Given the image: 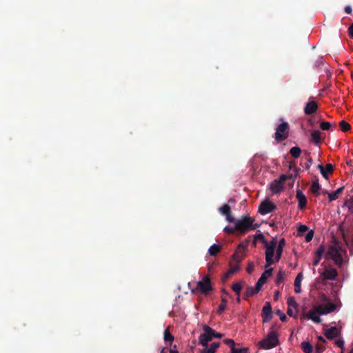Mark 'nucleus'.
<instances>
[{
	"mask_svg": "<svg viewBox=\"0 0 353 353\" xmlns=\"http://www.w3.org/2000/svg\"><path fill=\"white\" fill-rule=\"evenodd\" d=\"M203 332H208V334H210L211 339H212L213 338L221 339L223 336V334L216 332L215 330H214L210 326L206 325L203 326Z\"/></svg>",
	"mask_w": 353,
	"mask_h": 353,
	"instance_id": "obj_18",
	"label": "nucleus"
},
{
	"mask_svg": "<svg viewBox=\"0 0 353 353\" xmlns=\"http://www.w3.org/2000/svg\"><path fill=\"white\" fill-rule=\"evenodd\" d=\"M227 299L224 297L221 299V303L219 305L217 312L221 314L226 308Z\"/></svg>",
	"mask_w": 353,
	"mask_h": 353,
	"instance_id": "obj_35",
	"label": "nucleus"
},
{
	"mask_svg": "<svg viewBox=\"0 0 353 353\" xmlns=\"http://www.w3.org/2000/svg\"><path fill=\"white\" fill-rule=\"evenodd\" d=\"M289 168L290 169L294 170L295 171L294 177L296 176L299 171L301 170L300 168H296L295 163L292 161H289Z\"/></svg>",
	"mask_w": 353,
	"mask_h": 353,
	"instance_id": "obj_42",
	"label": "nucleus"
},
{
	"mask_svg": "<svg viewBox=\"0 0 353 353\" xmlns=\"http://www.w3.org/2000/svg\"><path fill=\"white\" fill-rule=\"evenodd\" d=\"M334 343L336 345H337L339 347H341V349L343 348L344 345V341L343 339H337L334 341Z\"/></svg>",
	"mask_w": 353,
	"mask_h": 353,
	"instance_id": "obj_50",
	"label": "nucleus"
},
{
	"mask_svg": "<svg viewBox=\"0 0 353 353\" xmlns=\"http://www.w3.org/2000/svg\"><path fill=\"white\" fill-rule=\"evenodd\" d=\"M317 339H318L319 343H323V344L326 343L325 339L321 336H319L317 337Z\"/></svg>",
	"mask_w": 353,
	"mask_h": 353,
	"instance_id": "obj_57",
	"label": "nucleus"
},
{
	"mask_svg": "<svg viewBox=\"0 0 353 353\" xmlns=\"http://www.w3.org/2000/svg\"><path fill=\"white\" fill-rule=\"evenodd\" d=\"M351 249L353 250V235H352V240H351Z\"/></svg>",
	"mask_w": 353,
	"mask_h": 353,
	"instance_id": "obj_62",
	"label": "nucleus"
},
{
	"mask_svg": "<svg viewBox=\"0 0 353 353\" xmlns=\"http://www.w3.org/2000/svg\"><path fill=\"white\" fill-rule=\"evenodd\" d=\"M211 337L208 332H204L203 333L201 334L199 337V344L202 345L204 347L208 346V342L210 341Z\"/></svg>",
	"mask_w": 353,
	"mask_h": 353,
	"instance_id": "obj_21",
	"label": "nucleus"
},
{
	"mask_svg": "<svg viewBox=\"0 0 353 353\" xmlns=\"http://www.w3.org/2000/svg\"><path fill=\"white\" fill-rule=\"evenodd\" d=\"M170 353H179L176 345H174L170 350Z\"/></svg>",
	"mask_w": 353,
	"mask_h": 353,
	"instance_id": "obj_58",
	"label": "nucleus"
},
{
	"mask_svg": "<svg viewBox=\"0 0 353 353\" xmlns=\"http://www.w3.org/2000/svg\"><path fill=\"white\" fill-rule=\"evenodd\" d=\"M345 11L347 14H351V13H352V8H351L350 6H345Z\"/></svg>",
	"mask_w": 353,
	"mask_h": 353,
	"instance_id": "obj_60",
	"label": "nucleus"
},
{
	"mask_svg": "<svg viewBox=\"0 0 353 353\" xmlns=\"http://www.w3.org/2000/svg\"><path fill=\"white\" fill-rule=\"evenodd\" d=\"M316 314H318V313L316 311V306H315L312 310H310L307 313V316L308 319H311L314 323H320L322 321V319Z\"/></svg>",
	"mask_w": 353,
	"mask_h": 353,
	"instance_id": "obj_19",
	"label": "nucleus"
},
{
	"mask_svg": "<svg viewBox=\"0 0 353 353\" xmlns=\"http://www.w3.org/2000/svg\"><path fill=\"white\" fill-rule=\"evenodd\" d=\"M261 290L260 288H257V286L255 285L254 287H249L245 292L244 299H248V298L253 296L256 294Z\"/></svg>",
	"mask_w": 353,
	"mask_h": 353,
	"instance_id": "obj_20",
	"label": "nucleus"
},
{
	"mask_svg": "<svg viewBox=\"0 0 353 353\" xmlns=\"http://www.w3.org/2000/svg\"><path fill=\"white\" fill-rule=\"evenodd\" d=\"M236 229L241 234H244L249 230H252L256 228L253 225L254 219L248 216H243L241 219L235 221Z\"/></svg>",
	"mask_w": 353,
	"mask_h": 353,
	"instance_id": "obj_2",
	"label": "nucleus"
},
{
	"mask_svg": "<svg viewBox=\"0 0 353 353\" xmlns=\"http://www.w3.org/2000/svg\"><path fill=\"white\" fill-rule=\"evenodd\" d=\"M319 168L321 170V174L324 178H328V174L332 173L333 172V165L331 163L326 164L325 166L323 165H319Z\"/></svg>",
	"mask_w": 353,
	"mask_h": 353,
	"instance_id": "obj_17",
	"label": "nucleus"
},
{
	"mask_svg": "<svg viewBox=\"0 0 353 353\" xmlns=\"http://www.w3.org/2000/svg\"><path fill=\"white\" fill-rule=\"evenodd\" d=\"M163 339L165 342H173L174 337V336L170 333L169 327H167L163 332Z\"/></svg>",
	"mask_w": 353,
	"mask_h": 353,
	"instance_id": "obj_30",
	"label": "nucleus"
},
{
	"mask_svg": "<svg viewBox=\"0 0 353 353\" xmlns=\"http://www.w3.org/2000/svg\"><path fill=\"white\" fill-rule=\"evenodd\" d=\"M272 271L273 268H272L264 271L256 283L257 288L261 289L263 285L266 283L268 278L272 275Z\"/></svg>",
	"mask_w": 353,
	"mask_h": 353,
	"instance_id": "obj_12",
	"label": "nucleus"
},
{
	"mask_svg": "<svg viewBox=\"0 0 353 353\" xmlns=\"http://www.w3.org/2000/svg\"><path fill=\"white\" fill-rule=\"evenodd\" d=\"M318 109V104L314 101H309L304 108V112L307 115L314 113Z\"/></svg>",
	"mask_w": 353,
	"mask_h": 353,
	"instance_id": "obj_16",
	"label": "nucleus"
},
{
	"mask_svg": "<svg viewBox=\"0 0 353 353\" xmlns=\"http://www.w3.org/2000/svg\"><path fill=\"white\" fill-rule=\"evenodd\" d=\"M312 163V159L310 158L309 159H307L304 163H305V169H308L311 164Z\"/></svg>",
	"mask_w": 353,
	"mask_h": 353,
	"instance_id": "obj_54",
	"label": "nucleus"
},
{
	"mask_svg": "<svg viewBox=\"0 0 353 353\" xmlns=\"http://www.w3.org/2000/svg\"><path fill=\"white\" fill-rule=\"evenodd\" d=\"M314 236V231L313 230H310L307 232V234H306L305 236V241L306 242H310L312 241V238Z\"/></svg>",
	"mask_w": 353,
	"mask_h": 353,
	"instance_id": "obj_47",
	"label": "nucleus"
},
{
	"mask_svg": "<svg viewBox=\"0 0 353 353\" xmlns=\"http://www.w3.org/2000/svg\"><path fill=\"white\" fill-rule=\"evenodd\" d=\"M296 197L299 201V208L301 210L304 209L306 207L307 201L306 196L300 189L296 190Z\"/></svg>",
	"mask_w": 353,
	"mask_h": 353,
	"instance_id": "obj_15",
	"label": "nucleus"
},
{
	"mask_svg": "<svg viewBox=\"0 0 353 353\" xmlns=\"http://www.w3.org/2000/svg\"><path fill=\"white\" fill-rule=\"evenodd\" d=\"M276 208V206L271 201L266 200L263 201L259 208V212L261 214H266L272 212Z\"/></svg>",
	"mask_w": 353,
	"mask_h": 353,
	"instance_id": "obj_10",
	"label": "nucleus"
},
{
	"mask_svg": "<svg viewBox=\"0 0 353 353\" xmlns=\"http://www.w3.org/2000/svg\"><path fill=\"white\" fill-rule=\"evenodd\" d=\"M261 316L264 323L269 322L272 318V307L270 302H266L262 309Z\"/></svg>",
	"mask_w": 353,
	"mask_h": 353,
	"instance_id": "obj_11",
	"label": "nucleus"
},
{
	"mask_svg": "<svg viewBox=\"0 0 353 353\" xmlns=\"http://www.w3.org/2000/svg\"><path fill=\"white\" fill-rule=\"evenodd\" d=\"M232 203H233V202H234V200L233 199H230L229 200V201H228V203H232Z\"/></svg>",
	"mask_w": 353,
	"mask_h": 353,
	"instance_id": "obj_63",
	"label": "nucleus"
},
{
	"mask_svg": "<svg viewBox=\"0 0 353 353\" xmlns=\"http://www.w3.org/2000/svg\"><path fill=\"white\" fill-rule=\"evenodd\" d=\"M236 302L237 303H240L241 302L240 295H238V297L236 298Z\"/></svg>",
	"mask_w": 353,
	"mask_h": 353,
	"instance_id": "obj_61",
	"label": "nucleus"
},
{
	"mask_svg": "<svg viewBox=\"0 0 353 353\" xmlns=\"http://www.w3.org/2000/svg\"><path fill=\"white\" fill-rule=\"evenodd\" d=\"M285 245V241L284 239L279 241L278 245L276 241L274 239L270 243L265 242V268L279 261Z\"/></svg>",
	"mask_w": 353,
	"mask_h": 353,
	"instance_id": "obj_1",
	"label": "nucleus"
},
{
	"mask_svg": "<svg viewBox=\"0 0 353 353\" xmlns=\"http://www.w3.org/2000/svg\"><path fill=\"white\" fill-rule=\"evenodd\" d=\"M336 308V305L332 303H328L325 305H319L316 306V311L319 315H325L334 312Z\"/></svg>",
	"mask_w": 353,
	"mask_h": 353,
	"instance_id": "obj_9",
	"label": "nucleus"
},
{
	"mask_svg": "<svg viewBox=\"0 0 353 353\" xmlns=\"http://www.w3.org/2000/svg\"><path fill=\"white\" fill-rule=\"evenodd\" d=\"M287 314L290 316H296L297 313H295V310L293 307H288L287 310Z\"/></svg>",
	"mask_w": 353,
	"mask_h": 353,
	"instance_id": "obj_49",
	"label": "nucleus"
},
{
	"mask_svg": "<svg viewBox=\"0 0 353 353\" xmlns=\"http://www.w3.org/2000/svg\"><path fill=\"white\" fill-rule=\"evenodd\" d=\"M288 177L293 178V174H291L289 176L282 174L279 179H276L273 181L270 184V190L273 194H279L280 193L283 188L284 182L287 179Z\"/></svg>",
	"mask_w": 353,
	"mask_h": 353,
	"instance_id": "obj_6",
	"label": "nucleus"
},
{
	"mask_svg": "<svg viewBox=\"0 0 353 353\" xmlns=\"http://www.w3.org/2000/svg\"><path fill=\"white\" fill-rule=\"evenodd\" d=\"M221 250V245L217 244L212 245L209 250L208 252L210 256H216L219 252Z\"/></svg>",
	"mask_w": 353,
	"mask_h": 353,
	"instance_id": "obj_27",
	"label": "nucleus"
},
{
	"mask_svg": "<svg viewBox=\"0 0 353 353\" xmlns=\"http://www.w3.org/2000/svg\"><path fill=\"white\" fill-rule=\"evenodd\" d=\"M276 314L279 316L281 321H282L283 322L286 321L287 318H286L285 314L283 312H282L281 310H278L276 312Z\"/></svg>",
	"mask_w": 353,
	"mask_h": 353,
	"instance_id": "obj_48",
	"label": "nucleus"
},
{
	"mask_svg": "<svg viewBox=\"0 0 353 353\" xmlns=\"http://www.w3.org/2000/svg\"><path fill=\"white\" fill-rule=\"evenodd\" d=\"M339 127L341 128L343 132H347L351 129V125L344 120L340 121Z\"/></svg>",
	"mask_w": 353,
	"mask_h": 353,
	"instance_id": "obj_33",
	"label": "nucleus"
},
{
	"mask_svg": "<svg viewBox=\"0 0 353 353\" xmlns=\"http://www.w3.org/2000/svg\"><path fill=\"white\" fill-rule=\"evenodd\" d=\"M348 33L350 37L353 39V23L348 28Z\"/></svg>",
	"mask_w": 353,
	"mask_h": 353,
	"instance_id": "obj_56",
	"label": "nucleus"
},
{
	"mask_svg": "<svg viewBox=\"0 0 353 353\" xmlns=\"http://www.w3.org/2000/svg\"><path fill=\"white\" fill-rule=\"evenodd\" d=\"M290 130V126L288 123L283 122L279 124L276 128V132L274 134V139L276 141L280 142L288 137Z\"/></svg>",
	"mask_w": 353,
	"mask_h": 353,
	"instance_id": "obj_4",
	"label": "nucleus"
},
{
	"mask_svg": "<svg viewBox=\"0 0 353 353\" xmlns=\"http://www.w3.org/2000/svg\"><path fill=\"white\" fill-rule=\"evenodd\" d=\"M341 248L337 245H332L328 248L327 256L331 258L334 263L341 266L343 263V259L340 253Z\"/></svg>",
	"mask_w": 353,
	"mask_h": 353,
	"instance_id": "obj_5",
	"label": "nucleus"
},
{
	"mask_svg": "<svg viewBox=\"0 0 353 353\" xmlns=\"http://www.w3.org/2000/svg\"><path fill=\"white\" fill-rule=\"evenodd\" d=\"M303 278V274L300 272L297 274L294 281V292L297 294L301 292V283Z\"/></svg>",
	"mask_w": 353,
	"mask_h": 353,
	"instance_id": "obj_23",
	"label": "nucleus"
},
{
	"mask_svg": "<svg viewBox=\"0 0 353 353\" xmlns=\"http://www.w3.org/2000/svg\"><path fill=\"white\" fill-rule=\"evenodd\" d=\"M279 345V339L277 333L269 332L267 336L259 342V346L261 349L269 350Z\"/></svg>",
	"mask_w": 353,
	"mask_h": 353,
	"instance_id": "obj_3",
	"label": "nucleus"
},
{
	"mask_svg": "<svg viewBox=\"0 0 353 353\" xmlns=\"http://www.w3.org/2000/svg\"><path fill=\"white\" fill-rule=\"evenodd\" d=\"M225 216H226V220L228 222H230V223L231 222H235L234 218L231 214V212L230 214H228V215H225Z\"/></svg>",
	"mask_w": 353,
	"mask_h": 353,
	"instance_id": "obj_53",
	"label": "nucleus"
},
{
	"mask_svg": "<svg viewBox=\"0 0 353 353\" xmlns=\"http://www.w3.org/2000/svg\"><path fill=\"white\" fill-rule=\"evenodd\" d=\"M257 240H260L261 241H263V243L265 245V242H267L265 239V237L263 236V234L262 233H260V234H258L256 235H255L254 236V241H253V244L254 246L256 245V241Z\"/></svg>",
	"mask_w": 353,
	"mask_h": 353,
	"instance_id": "obj_37",
	"label": "nucleus"
},
{
	"mask_svg": "<svg viewBox=\"0 0 353 353\" xmlns=\"http://www.w3.org/2000/svg\"><path fill=\"white\" fill-rule=\"evenodd\" d=\"M224 231L229 234H234L235 231H237V229H236V224L234 223V228H231V227H228V226L225 227L224 228Z\"/></svg>",
	"mask_w": 353,
	"mask_h": 353,
	"instance_id": "obj_46",
	"label": "nucleus"
},
{
	"mask_svg": "<svg viewBox=\"0 0 353 353\" xmlns=\"http://www.w3.org/2000/svg\"><path fill=\"white\" fill-rule=\"evenodd\" d=\"M224 343L230 347L231 350L236 347L235 342L232 339H227L223 341Z\"/></svg>",
	"mask_w": 353,
	"mask_h": 353,
	"instance_id": "obj_44",
	"label": "nucleus"
},
{
	"mask_svg": "<svg viewBox=\"0 0 353 353\" xmlns=\"http://www.w3.org/2000/svg\"><path fill=\"white\" fill-rule=\"evenodd\" d=\"M331 126V123L327 121H321L320 123V128L323 130H329Z\"/></svg>",
	"mask_w": 353,
	"mask_h": 353,
	"instance_id": "obj_38",
	"label": "nucleus"
},
{
	"mask_svg": "<svg viewBox=\"0 0 353 353\" xmlns=\"http://www.w3.org/2000/svg\"><path fill=\"white\" fill-rule=\"evenodd\" d=\"M344 187L338 188L336 191L328 194L329 201L332 202L336 200L339 198V195L341 194L343 191Z\"/></svg>",
	"mask_w": 353,
	"mask_h": 353,
	"instance_id": "obj_25",
	"label": "nucleus"
},
{
	"mask_svg": "<svg viewBox=\"0 0 353 353\" xmlns=\"http://www.w3.org/2000/svg\"><path fill=\"white\" fill-rule=\"evenodd\" d=\"M279 328V326L276 324H273L270 328L269 332H273L274 333H276L277 330Z\"/></svg>",
	"mask_w": 353,
	"mask_h": 353,
	"instance_id": "obj_52",
	"label": "nucleus"
},
{
	"mask_svg": "<svg viewBox=\"0 0 353 353\" xmlns=\"http://www.w3.org/2000/svg\"><path fill=\"white\" fill-rule=\"evenodd\" d=\"M244 257V252L241 250H236L234 254L232 255V261L234 263H240Z\"/></svg>",
	"mask_w": 353,
	"mask_h": 353,
	"instance_id": "obj_26",
	"label": "nucleus"
},
{
	"mask_svg": "<svg viewBox=\"0 0 353 353\" xmlns=\"http://www.w3.org/2000/svg\"><path fill=\"white\" fill-rule=\"evenodd\" d=\"M287 303H288V307H293L295 310V313L298 312V310H297L298 304L296 302L295 299L294 297H292V296L289 297L287 301Z\"/></svg>",
	"mask_w": 353,
	"mask_h": 353,
	"instance_id": "obj_32",
	"label": "nucleus"
},
{
	"mask_svg": "<svg viewBox=\"0 0 353 353\" xmlns=\"http://www.w3.org/2000/svg\"><path fill=\"white\" fill-rule=\"evenodd\" d=\"M320 189L321 185L319 183V181L317 180L313 181L310 186V191L315 194H319V191L320 190Z\"/></svg>",
	"mask_w": 353,
	"mask_h": 353,
	"instance_id": "obj_31",
	"label": "nucleus"
},
{
	"mask_svg": "<svg viewBox=\"0 0 353 353\" xmlns=\"http://www.w3.org/2000/svg\"><path fill=\"white\" fill-rule=\"evenodd\" d=\"M325 280H335L338 276V272L334 268H326L322 273Z\"/></svg>",
	"mask_w": 353,
	"mask_h": 353,
	"instance_id": "obj_13",
	"label": "nucleus"
},
{
	"mask_svg": "<svg viewBox=\"0 0 353 353\" xmlns=\"http://www.w3.org/2000/svg\"><path fill=\"white\" fill-rule=\"evenodd\" d=\"M301 347L304 353H312L313 352V346L307 341L302 342Z\"/></svg>",
	"mask_w": 353,
	"mask_h": 353,
	"instance_id": "obj_29",
	"label": "nucleus"
},
{
	"mask_svg": "<svg viewBox=\"0 0 353 353\" xmlns=\"http://www.w3.org/2000/svg\"><path fill=\"white\" fill-rule=\"evenodd\" d=\"M321 117L318 119L316 117L313 116L308 119V123L312 127H314L315 124L319 121V120H321Z\"/></svg>",
	"mask_w": 353,
	"mask_h": 353,
	"instance_id": "obj_43",
	"label": "nucleus"
},
{
	"mask_svg": "<svg viewBox=\"0 0 353 353\" xmlns=\"http://www.w3.org/2000/svg\"><path fill=\"white\" fill-rule=\"evenodd\" d=\"M349 353H353V347L352 348V350H350V352Z\"/></svg>",
	"mask_w": 353,
	"mask_h": 353,
	"instance_id": "obj_64",
	"label": "nucleus"
},
{
	"mask_svg": "<svg viewBox=\"0 0 353 353\" xmlns=\"http://www.w3.org/2000/svg\"><path fill=\"white\" fill-rule=\"evenodd\" d=\"M301 150L299 147H292L289 152V154H300Z\"/></svg>",
	"mask_w": 353,
	"mask_h": 353,
	"instance_id": "obj_45",
	"label": "nucleus"
},
{
	"mask_svg": "<svg viewBox=\"0 0 353 353\" xmlns=\"http://www.w3.org/2000/svg\"><path fill=\"white\" fill-rule=\"evenodd\" d=\"M310 141L315 147H319L322 143L323 139L321 137V132L319 130H313L312 132Z\"/></svg>",
	"mask_w": 353,
	"mask_h": 353,
	"instance_id": "obj_14",
	"label": "nucleus"
},
{
	"mask_svg": "<svg viewBox=\"0 0 353 353\" xmlns=\"http://www.w3.org/2000/svg\"><path fill=\"white\" fill-rule=\"evenodd\" d=\"M325 350V344L318 343L316 345L315 353H322Z\"/></svg>",
	"mask_w": 353,
	"mask_h": 353,
	"instance_id": "obj_40",
	"label": "nucleus"
},
{
	"mask_svg": "<svg viewBox=\"0 0 353 353\" xmlns=\"http://www.w3.org/2000/svg\"><path fill=\"white\" fill-rule=\"evenodd\" d=\"M247 245H244L243 243H240L238 246L237 250H241V252H244V250L246 248Z\"/></svg>",
	"mask_w": 353,
	"mask_h": 353,
	"instance_id": "obj_55",
	"label": "nucleus"
},
{
	"mask_svg": "<svg viewBox=\"0 0 353 353\" xmlns=\"http://www.w3.org/2000/svg\"><path fill=\"white\" fill-rule=\"evenodd\" d=\"M285 278V272L282 270H279L276 277V284L277 286H279L281 283H283Z\"/></svg>",
	"mask_w": 353,
	"mask_h": 353,
	"instance_id": "obj_28",
	"label": "nucleus"
},
{
	"mask_svg": "<svg viewBox=\"0 0 353 353\" xmlns=\"http://www.w3.org/2000/svg\"><path fill=\"white\" fill-rule=\"evenodd\" d=\"M197 287L203 294H208L212 290L210 276H204L201 281L197 282Z\"/></svg>",
	"mask_w": 353,
	"mask_h": 353,
	"instance_id": "obj_8",
	"label": "nucleus"
},
{
	"mask_svg": "<svg viewBox=\"0 0 353 353\" xmlns=\"http://www.w3.org/2000/svg\"><path fill=\"white\" fill-rule=\"evenodd\" d=\"M220 346L219 342H214L212 343L210 347L208 345L205 347L204 349H203L201 351V353H215L216 349Z\"/></svg>",
	"mask_w": 353,
	"mask_h": 353,
	"instance_id": "obj_24",
	"label": "nucleus"
},
{
	"mask_svg": "<svg viewBox=\"0 0 353 353\" xmlns=\"http://www.w3.org/2000/svg\"><path fill=\"white\" fill-rule=\"evenodd\" d=\"M253 270H254V263H250L248 264V266L247 267V269H246L248 273H249V274L252 273Z\"/></svg>",
	"mask_w": 353,
	"mask_h": 353,
	"instance_id": "obj_51",
	"label": "nucleus"
},
{
	"mask_svg": "<svg viewBox=\"0 0 353 353\" xmlns=\"http://www.w3.org/2000/svg\"><path fill=\"white\" fill-rule=\"evenodd\" d=\"M280 296L281 292L279 290L276 291L274 294V299L277 300Z\"/></svg>",
	"mask_w": 353,
	"mask_h": 353,
	"instance_id": "obj_59",
	"label": "nucleus"
},
{
	"mask_svg": "<svg viewBox=\"0 0 353 353\" xmlns=\"http://www.w3.org/2000/svg\"><path fill=\"white\" fill-rule=\"evenodd\" d=\"M219 212L223 214V215H228V214H230L231 212V209H230V207L227 205V204H224L223 205H222L220 208H219Z\"/></svg>",
	"mask_w": 353,
	"mask_h": 353,
	"instance_id": "obj_34",
	"label": "nucleus"
},
{
	"mask_svg": "<svg viewBox=\"0 0 353 353\" xmlns=\"http://www.w3.org/2000/svg\"><path fill=\"white\" fill-rule=\"evenodd\" d=\"M239 267L238 265L232 267L230 268L228 272L225 274V276L227 277H229V276H230V275H232V274L236 273L237 271H239Z\"/></svg>",
	"mask_w": 353,
	"mask_h": 353,
	"instance_id": "obj_39",
	"label": "nucleus"
},
{
	"mask_svg": "<svg viewBox=\"0 0 353 353\" xmlns=\"http://www.w3.org/2000/svg\"><path fill=\"white\" fill-rule=\"evenodd\" d=\"M232 289L237 295H240L242 286L240 283H234L232 285Z\"/></svg>",
	"mask_w": 353,
	"mask_h": 353,
	"instance_id": "obj_36",
	"label": "nucleus"
},
{
	"mask_svg": "<svg viewBox=\"0 0 353 353\" xmlns=\"http://www.w3.org/2000/svg\"><path fill=\"white\" fill-rule=\"evenodd\" d=\"M324 252L325 246L323 245H321L315 252V259L313 261L314 265H317L319 263L321 256Z\"/></svg>",
	"mask_w": 353,
	"mask_h": 353,
	"instance_id": "obj_22",
	"label": "nucleus"
},
{
	"mask_svg": "<svg viewBox=\"0 0 353 353\" xmlns=\"http://www.w3.org/2000/svg\"><path fill=\"white\" fill-rule=\"evenodd\" d=\"M308 228L305 225H300L298 228L297 232L299 236H302L305 232H307Z\"/></svg>",
	"mask_w": 353,
	"mask_h": 353,
	"instance_id": "obj_41",
	"label": "nucleus"
},
{
	"mask_svg": "<svg viewBox=\"0 0 353 353\" xmlns=\"http://www.w3.org/2000/svg\"><path fill=\"white\" fill-rule=\"evenodd\" d=\"M324 335L328 339L340 337L341 335V329L336 326L328 327L327 325H323Z\"/></svg>",
	"mask_w": 353,
	"mask_h": 353,
	"instance_id": "obj_7",
	"label": "nucleus"
}]
</instances>
